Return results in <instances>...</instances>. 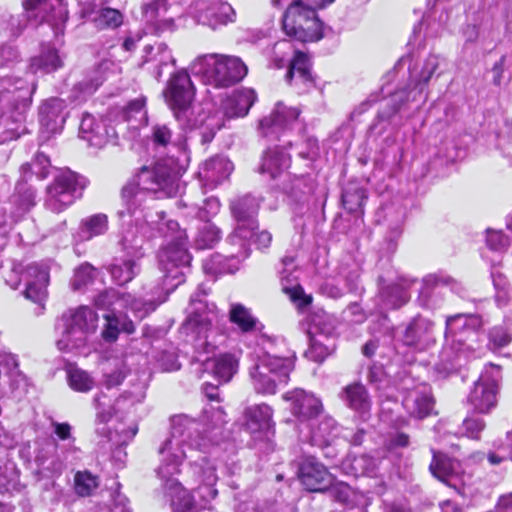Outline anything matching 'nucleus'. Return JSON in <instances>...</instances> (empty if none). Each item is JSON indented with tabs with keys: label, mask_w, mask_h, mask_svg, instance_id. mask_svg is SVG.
<instances>
[{
	"label": "nucleus",
	"mask_w": 512,
	"mask_h": 512,
	"mask_svg": "<svg viewBox=\"0 0 512 512\" xmlns=\"http://www.w3.org/2000/svg\"><path fill=\"white\" fill-rule=\"evenodd\" d=\"M103 78L96 77L92 80L82 81L78 83L75 90L81 94L77 96L78 99H85L86 96L93 94L97 88L102 84Z\"/></svg>",
	"instance_id": "obj_57"
},
{
	"label": "nucleus",
	"mask_w": 512,
	"mask_h": 512,
	"mask_svg": "<svg viewBox=\"0 0 512 512\" xmlns=\"http://www.w3.org/2000/svg\"><path fill=\"white\" fill-rule=\"evenodd\" d=\"M229 319L243 332L253 330L256 325V319L252 316L250 311L239 303L231 305Z\"/></svg>",
	"instance_id": "obj_40"
},
{
	"label": "nucleus",
	"mask_w": 512,
	"mask_h": 512,
	"mask_svg": "<svg viewBox=\"0 0 512 512\" xmlns=\"http://www.w3.org/2000/svg\"><path fill=\"white\" fill-rule=\"evenodd\" d=\"M252 237H255V243L258 245V248H267L272 241L271 233L266 230L256 233L254 229L252 236L248 239V246L250 245V239ZM249 251L250 250L248 249V252Z\"/></svg>",
	"instance_id": "obj_61"
},
{
	"label": "nucleus",
	"mask_w": 512,
	"mask_h": 512,
	"mask_svg": "<svg viewBox=\"0 0 512 512\" xmlns=\"http://www.w3.org/2000/svg\"><path fill=\"white\" fill-rule=\"evenodd\" d=\"M403 405L412 416L424 418L430 414L433 402L428 393L412 391L404 398Z\"/></svg>",
	"instance_id": "obj_33"
},
{
	"label": "nucleus",
	"mask_w": 512,
	"mask_h": 512,
	"mask_svg": "<svg viewBox=\"0 0 512 512\" xmlns=\"http://www.w3.org/2000/svg\"><path fill=\"white\" fill-rule=\"evenodd\" d=\"M299 114L300 112L298 109L287 107L283 103L279 102L276 104L270 116L265 117L260 121L259 127L263 134L268 136L271 133L287 127L298 118Z\"/></svg>",
	"instance_id": "obj_23"
},
{
	"label": "nucleus",
	"mask_w": 512,
	"mask_h": 512,
	"mask_svg": "<svg viewBox=\"0 0 512 512\" xmlns=\"http://www.w3.org/2000/svg\"><path fill=\"white\" fill-rule=\"evenodd\" d=\"M366 192L356 185L347 186L342 194L344 208L350 213H362V207L366 199Z\"/></svg>",
	"instance_id": "obj_39"
},
{
	"label": "nucleus",
	"mask_w": 512,
	"mask_h": 512,
	"mask_svg": "<svg viewBox=\"0 0 512 512\" xmlns=\"http://www.w3.org/2000/svg\"><path fill=\"white\" fill-rule=\"evenodd\" d=\"M506 57L502 56L492 67L493 84L500 86L503 78Z\"/></svg>",
	"instance_id": "obj_63"
},
{
	"label": "nucleus",
	"mask_w": 512,
	"mask_h": 512,
	"mask_svg": "<svg viewBox=\"0 0 512 512\" xmlns=\"http://www.w3.org/2000/svg\"><path fill=\"white\" fill-rule=\"evenodd\" d=\"M271 63L277 69H282L287 65L285 79L298 89L304 90L313 86L314 79L309 57L303 52L294 51L290 42L276 43Z\"/></svg>",
	"instance_id": "obj_7"
},
{
	"label": "nucleus",
	"mask_w": 512,
	"mask_h": 512,
	"mask_svg": "<svg viewBox=\"0 0 512 512\" xmlns=\"http://www.w3.org/2000/svg\"><path fill=\"white\" fill-rule=\"evenodd\" d=\"M105 320L107 323L102 332V336L108 341L116 340L120 331L131 334L135 330L134 324L131 320H121L115 314L105 315Z\"/></svg>",
	"instance_id": "obj_38"
},
{
	"label": "nucleus",
	"mask_w": 512,
	"mask_h": 512,
	"mask_svg": "<svg viewBox=\"0 0 512 512\" xmlns=\"http://www.w3.org/2000/svg\"><path fill=\"white\" fill-rule=\"evenodd\" d=\"M255 100V92L251 89L236 91L224 101V114L228 118L245 116Z\"/></svg>",
	"instance_id": "obj_30"
},
{
	"label": "nucleus",
	"mask_w": 512,
	"mask_h": 512,
	"mask_svg": "<svg viewBox=\"0 0 512 512\" xmlns=\"http://www.w3.org/2000/svg\"><path fill=\"white\" fill-rule=\"evenodd\" d=\"M192 73L215 87H229L247 75L246 64L237 56L205 54L196 57L190 65Z\"/></svg>",
	"instance_id": "obj_3"
},
{
	"label": "nucleus",
	"mask_w": 512,
	"mask_h": 512,
	"mask_svg": "<svg viewBox=\"0 0 512 512\" xmlns=\"http://www.w3.org/2000/svg\"><path fill=\"white\" fill-rule=\"evenodd\" d=\"M207 368L223 382H228L236 373L238 360L232 354H221L206 362Z\"/></svg>",
	"instance_id": "obj_34"
},
{
	"label": "nucleus",
	"mask_w": 512,
	"mask_h": 512,
	"mask_svg": "<svg viewBox=\"0 0 512 512\" xmlns=\"http://www.w3.org/2000/svg\"><path fill=\"white\" fill-rule=\"evenodd\" d=\"M110 273L116 283L123 285L134 278L137 273V266L133 260H122L111 266Z\"/></svg>",
	"instance_id": "obj_41"
},
{
	"label": "nucleus",
	"mask_w": 512,
	"mask_h": 512,
	"mask_svg": "<svg viewBox=\"0 0 512 512\" xmlns=\"http://www.w3.org/2000/svg\"><path fill=\"white\" fill-rule=\"evenodd\" d=\"M298 475L305 489L311 492L323 491L333 482L326 467L312 456L303 459Z\"/></svg>",
	"instance_id": "obj_16"
},
{
	"label": "nucleus",
	"mask_w": 512,
	"mask_h": 512,
	"mask_svg": "<svg viewBox=\"0 0 512 512\" xmlns=\"http://www.w3.org/2000/svg\"><path fill=\"white\" fill-rule=\"evenodd\" d=\"M190 256L182 241L171 244L159 253V263L163 276V285L166 294L172 292L184 281L183 269L188 266Z\"/></svg>",
	"instance_id": "obj_13"
},
{
	"label": "nucleus",
	"mask_w": 512,
	"mask_h": 512,
	"mask_svg": "<svg viewBox=\"0 0 512 512\" xmlns=\"http://www.w3.org/2000/svg\"><path fill=\"white\" fill-rule=\"evenodd\" d=\"M219 239V229L215 225L207 222L199 231L196 241L200 248H208L217 243Z\"/></svg>",
	"instance_id": "obj_48"
},
{
	"label": "nucleus",
	"mask_w": 512,
	"mask_h": 512,
	"mask_svg": "<svg viewBox=\"0 0 512 512\" xmlns=\"http://www.w3.org/2000/svg\"><path fill=\"white\" fill-rule=\"evenodd\" d=\"M483 326L480 316L474 314H456L446 319V341L449 348L457 352L474 350L478 342L477 332Z\"/></svg>",
	"instance_id": "obj_10"
},
{
	"label": "nucleus",
	"mask_w": 512,
	"mask_h": 512,
	"mask_svg": "<svg viewBox=\"0 0 512 512\" xmlns=\"http://www.w3.org/2000/svg\"><path fill=\"white\" fill-rule=\"evenodd\" d=\"M220 203L216 198H208L204 201V206L199 209L198 216L202 220H208L210 216L218 213Z\"/></svg>",
	"instance_id": "obj_59"
},
{
	"label": "nucleus",
	"mask_w": 512,
	"mask_h": 512,
	"mask_svg": "<svg viewBox=\"0 0 512 512\" xmlns=\"http://www.w3.org/2000/svg\"><path fill=\"white\" fill-rule=\"evenodd\" d=\"M440 65V59L436 55H430L426 58L422 70L420 72L419 81L428 82L434 72Z\"/></svg>",
	"instance_id": "obj_55"
},
{
	"label": "nucleus",
	"mask_w": 512,
	"mask_h": 512,
	"mask_svg": "<svg viewBox=\"0 0 512 512\" xmlns=\"http://www.w3.org/2000/svg\"><path fill=\"white\" fill-rule=\"evenodd\" d=\"M143 14L148 22L170 24L172 20L166 19L168 5L166 0H153L143 6Z\"/></svg>",
	"instance_id": "obj_42"
},
{
	"label": "nucleus",
	"mask_w": 512,
	"mask_h": 512,
	"mask_svg": "<svg viewBox=\"0 0 512 512\" xmlns=\"http://www.w3.org/2000/svg\"><path fill=\"white\" fill-rule=\"evenodd\" d=\"M282 268L279 271L280 280L283 286V290L288 292L290 288L289 285H293L297 281V277L294 275L296 271L295 258L293 256H285L281 260Z\"/></svg>",
	"instance_id": "obj_47"
},
{
	"label": "nucleus",
	"mask_w": 512,
	"mask_h": 512,
	"mask_svg": "<svg viewBox=\"0 0 512 512\" xmlns=\"http://www.w3.org/2000/svg\"><path fill=\"white\" fill-rule=\"evenodd\" d=\"M123 18L121 13L112 8L101 9L93 18L95 26L99 29L117 28L122 24Z\"/></svg>",
	"instance_id": "obj_44"
},
{
	"label": "nucleus",
	"mask_w": 512,
	"mask_h": 512,
	"mask_svg": "<svg viewBox=\"0 0 512 512\" xmlns=\"http://www.w3.org/2000/svg\"><path fill=\"white\" fill-rule=\"evenodd\" d=\"M86 180L67 170L59 173L46 188L45 207L53 213H61L71 206L77 192L84 189Z\"/></svg>",
	"instance_id": "obj_9"
},
{
	"label": "nucleus",
	"mask_w": 512,
	"mask_h": 512,
	"mask_svg": "<svg viewBox=\"0 0 512 512\" xmlns=\"http://www.w3.org/2000/svg\"><path fill=\"white\" fill-rule=\"evenodd\" d=\"M259 206V200L250 195L240 197L231 203V211L237 226L227 241L229 244L239 242V250L234 254L236 257H248V239L258 227L255 217Z\"/></svg>",
	"instance_id": "obj_8"
},
{
	"label": "nucleus",
	"mask_w": 512,
	"mask_h": 512,
	"mask_svg": "<svg viewBox=\"0 0 512 512\" xmlns=\"http://www.w3.org/2000/svg\"><path fill=\"white\" fill-rule=\"evenodd\" d=\"M94 269L89 264L81 265L75 270L72 286L74 289H80L82 286L90 282L94 276Z\"/></svg>",
	"instance_id": "obj_51"
},
{
	"label": "nucleus",
	"mask_w": 512,
	"mask_h": 512,
	"mask_svg": "<svg viewBox=\"0 0 512 512\" xmlns=\"http://www.w3.org/2000/svg\"><path fill=\"white\" fill-rule=\"evenodd\" d=\"M291 403V412L302 420L312 419L322 412V403L314 394L302 389H294L283 395Z\"/></svg>",
	"instance_id": "obj_17"
},
{
	"label": "nucleus",
	"mask_w": 512,
	"mask_h": 512,
	"mask_svg": "<svg viewBox=\"0 0 512 512\" xmlns=\"http://www.w3.org/2000/svg\"><path fill=\"white\" fill-rule=\"evenodd\" d=\"M285 33L301 42H313L322 38L323 24L316 9L303 0L291 2L282 18Z\"/></svg>",
	"instance_id": "obj_6"
},
{
	"label": "nucleus",
	"mask_w": 512,
	"mask_h": 512,
	"mask_svg": "<svg viewBox=\"0 0 512 512\" xmlns=\"http://www.w3.org/2000/svg\"><path fill=\"white\" fill-rule=\"evenodd\" d=\"M172 137L171 130L164 124H157L152 128V140L156 145L166 146Z\"/></svg>",
	"instance_id": "obj_56"
},
{
	"label": "nucleus",
	"mask_w": 512,
	"mask_h": 512,
	"mask_svg": "<svg viewBox=\"0 0 512 512\" xmlns=\"http://www.w3.org/2000/svg\"><path fill=\"white\" fill-rule=\"evenodd\" d=\"M341 399L360 416L369 415L371 401L363 384L356 382L344 387L341 392Z\"/></svg>",
	"instance_id": "obj_26"
},
{
	"label": "nucleus",
	"mask_w": 512,
	"mask_h": 512,
	"mask_svg": "<svg viewBox=\"0 0 512 512\" xmlns=\"http://www.w3.org/2000/svg\"><path fill=\"white\" fill-rule=\"evenodd\" d=\"M64 101L58 98L47 100L40 108V121L48 132L62 129L65 122Z\"/></svg>",
	"instance_id": "obj_27"
},
{
	"label": "nucleus",
	"mask_w": 512,
	"mask_h": 512,
	"mask_svg": "<svg viewBox=\"0 0 512 512\" xmlns=\"http://www.w3.org/2000/svg\"><path fill=\"white\" fill-rule=\"evenodd\" d=\"M178 188V173L172 161H159L153 167L143 166L122 187L121 200L124 209L119 210L118 215L120 218H134L136 225L144 222L153 224V215L145 212L147 199L158 194L174 196Z\"/></svg>",
	"instance_id": "obj_2"
},
{
	"label": "nucleus",
	"mask_w": 512,
	"mask_h": 512,
	"mask_svg": "<svg viewBox=\"0 0 512 512\" xmlns=\"http://www.w3.org/2000/svg\"><path fill=\"white\" fill-rule=\"evenodd\" d=\"M98 478L90 472H77L74 477L76 493L81 497L90 496L98 487Z\"/></svg>",
	"instance_id": "obj_43"
},
{
	"label": "nucleus",
	"mask_w": 512,
	"mask_h": 512,
	"mask_svg": "<svg viewBox=\"0 0 512 512\" xmlns=\"http://www.w3.org/2000/svg\"><path fill=\"white\" fill-rule=\"evenodd\" d=\"M501 381L500 368L490 364L485 368L469 393L468 403L478 413H489L496 405Z\"/></svg>",
	"instance_id": "obj_12"
},
{
	"label": "nucleus",
	"mask_w": 512,
	"mask_h": 512,
	"mask_svg": "<svg viewBox=\"0 0 512 512\" xmlns=\"http://www.w3.org/2000/svg\"><path fill=\"white\" fill-rule=\"evenodd\" d=\"M80 137L87 141L90 146L96 148L104 147L110 138L108 126L101 119L92 115H85L80 123Z\"/></svg>",
	"instance_id": "obj_22"
},
{
	"label": "nucleus",
	"mask_w": 512,
	"mask_h": 512,
	"mask_svg": "<svg viewBox=\"0 0 512 512\" xmlns=\"http://www.w3.org/2000/svg\"><path fill=\"white\" fill-rule=\"evenodd\" d=\"M290 167V156L283 149H268L262 158L259 172L271 179H276Z\"/></svg>",
	"instance_id": "obj_25"
},
{
	"label": "nucleus",
	"mask_w": 512,
	"mask_h": 512,
	"mask_svg": "<svg viewBox=\"0 0 512 512\" xmlns=\"http://www.w3.org/2000/svg\"><path fill=\"white\" fill-rule=\"evenodd\" d=\"M193 472L200 483L198 490H204L201 496L205 504L215 499L218 494L214 488L218 480L216 465L207 458H202L200 463L194 464Z\"/></svg>",
	"instance_id": "obj_21"
},
{
	"label": "nucleus",
	"mask_w": 512,
	"mask_h": 512,
	"mask_svg": "<svg viewBox=\"0 0 512 512\" xmlns=\"http://www.w3.org/2000/svg\"><path fill=\"white\" fill-rule=\"evenodd\" d=\"M165 100L177 119L185 112L195 96V87L186 71L176 72L169 80L164 92Z\"/></svg>",
	"instance_id": "obj_14"
},
{
	"label": "nucleus",
	"mask_w": 512,
	"mask_h": 512,
	"mask_svg": "<svg viewBox=\"0 0 512 512\" xmlns=\"http://www.w3.org/2000/svg\"><path fill=\"white\" fill-rule=\"evenodd\" d=\"M413 283V281L403 280L401 283L383 288L380 292V296L384 306L387 308H397L407 303L410 298L407 290Z\"/></svg>",
	"instance_id": "obj_32"
},
{
	"label": "nucleus",
	"mask_w": 512,
	"mask_h": 512,
	"mask_svg": "<svg viewBox=\"0 0 512 512\" xmlns=\"http://www.w3.org/2000/svg\"><path fill=\"white\" fill-rule=\"evenodd\" d=\"M108 229V218L105 214L99 213L89 216L81 221L80 232L84 240L104 234Z\"/></svg>",
	"instance_id": "obj_37"
},
{
	"label": "nucleus",
	"mask_w": 512,
	"mask_h": 512,
	"mask_svg": "<svg viewBox=\"0 0 512 512\" xmlns=\"http://www.w3.org/2000/svg\"><path fill=\"white\" fill-rule=\"evenodd\" d=\"M22 278L26 282L25 296L33 302L42 303L47 296V270L37 264H31L22 273Z\"/></svg>",
	"instance_id": "obj_20"
},
{
	"label": "nucleus",
	"mask_w": 512,
	"mask_h": 512,
	"mask_svg": "<svg viewBox=\"0 0 512 512\" xmlns=\"http://www.w3.org/2000/svg\"><path fill=\"white\" fill-rule=\"evenodd\" d=\"M102 395H96L94 398L95 408L97 410V418L101 422H107L112 417L111 409H105V405L101 402Z\"/></svg>",
	"instance_id": "obj_62"
},
{
	"label": "nucleus",
	"mask_w": 512,
	"mask_h": 512,
	"mask_svg": "<svg viewBox=\"0 0 512 512\" xmlns=\"http://www.w3.org/2000/svg\"><path fill=\"white\" fill-rule=\"evenodd\" d=\"M201 423L206 426L207 432L220 430L226 423L225 412L220 407L214 408L210 406L204 410L201 416Z\"/></svg>",
	"instance_id": "obj_45"
},
{
	"label": "nucleus",
	"mask_w": 512,
	"mask_h": 512,
	"mask_svg": "<svg viewBox=\"0 0 512 512\" xmlns=\"http://www.w3.org/2000/svg\"><path fill=\"white\" fill-rule=\"evenodd\" d=\"M119 298H121V295H119L116 291L108 290L98 295L95 303L97 306L107 309L112 307L114 304H117L120 307Z\"/></svg>",
	"instance_id": "obj_58"
},
{
	"label": "nucleus",
	"mask_w": 512,
	"mask_h": 512,
	"mask_svg": "<svg viewBox=\"0 0 512 512\" xmlns=\"http://www.w3.org/2000/svg\"><path fill=\"white\" fill-rule=\"evenodd\" d=\"M334 321L331 316L322 312L309 317L307 334L310 347L306 352L308 358L322 362L334 349L330 338L334 335Z\"/></svg>",
	"instance_id": "obj_11"
},
{
	"label": "nucleus",
	"mask_w": 512,
	"mask_h": 512,
	"mask_svg": "<svg viewBox=\"0 0 512 512\" xmlns=\"http://www.w3.org/2000/svg\"><path fill=\"white\" fill-rule=\"evenodd\" d=\"M234 17L235 12L231 5L221 1H214L207 7L201 8L198 14L199 22L213 29L232 22Z\"/></svg>",
	"instance_id": "obj_24"
},
{
	"label": "nucleus",
	"mask_w": 512,
	"mask_h": 512,
	"mask_svg": "<svg viewBox=\"0 0 512 512\" xmlns=\"http://www.w3.org/2000/svg\"><path fill=\"white\" fill-rule=\"evenodd\" d=\"M489 339L495 348H502L512 341V334L504 327H494L490 331Z\"/></svg>",
	"instance_id": "obj_52"
},
{
	"label": "nucleus",
	"mask_w": 512,
	"mask_h": 512,
	"mask_svg": "<svg viewBox=\"0 0 512 512\" xmlns=\"http://www.w3.org/2000/svg\"><path fill=\"white\" fill-rule=\"evenodd\" d=\"M61 321L63 331L56 344L63 352L86 347L98 327L97 314L87 306L68 310L62 315Z\"/></svg>",
	"instance_id": "obj_5"
},
{
	"label": "nucleus",
	"mask_w": 512,
	"mask_h": 512,
	"mask_svg": "<svg viewBox=\"0 0 512 512\" xmlns=\"http://www.w3.org/2000/svg\"><path fill=\"white\" fill-rule=\"evenodd\" d=\"M458 469L459 463L457 461L434 453L433 461L430 464V471L436 478L448 486L457 488L460 484Z\"/></svg>",
	"instance_id": "obj_28"
},
{
	"label": "nucleus",
	"mask_w": 512,
	"mask_h": 512,
	"mask_svg": "<svg viewBox=\"0 0 512 512\" xmlns=\"http://www.w3.org/2000/svg\"><path fill=\"white\" fill-rule=\"evenodd\" d=\"M23 6L28 18L36 23L47 22L58 28L68 19L63 0H25Z\"/></svg>",
	"instance_id": "obj_15"
},
{
	"label": "nucleus",
	"mask_w": 512,
	"mask_h": 512,
	"mask_svg": "<svg viewBox=\"0 0 512 512\" xmlns=\"http://www.w3.org/2000/svg\"><path fill=\"white\" fill-rule=\"evenodd\" d=\"M403 341L420 351L429 348L435 343L434 323L426 318H414L405 330Z\"/></svg>",
	"instance_id": "obj_18"
},
{
	"label": "nucleus",
	"mask_w": 512,
	"mask_h": 512,
	"mask_svg": "<svg viewBox=\"0 0 512 512\" xmlns=\"http://www.w3.org/2000/svg\"><path fill=\"white\" fill-rule=\"evenodd\" d=\"M230 245L233 249L229 256L224 257L220 254H213L204 260L203 269L206 274L216 276L222 273H234L238 269V262L243 259L242 257L234 256L239 250V242Z\"/></svg>",
	"instance_id": "obj_29"
},
{
	"label": "nucleus",
	"mask_w": 512,
	"mask_h": 512,
	"mask_svg": "<svg viewBox=\"0 0 512 512\" xmlns=\"http://www.w3.org/2000/svg\"><path fill=\"white\" fill-rule=\"evenodd\" d=\"M465 435L472 439H478L479 434L485 428V422L478 417H467L463 421Z\"/></svg>",
	"instance_id": "obj_54"
},
{
	"label": "nucleus",
	"mask_w": 512,
	"mask_h": 512,
	"mask_svg": "<svg viewBox=\"0 0 512 512\" xmlns=\"http://www.w3.org/2000/svg\"><path fill=\"white\" fill-rule=\"evenodd\" d=\"M211 325V320L207 316L198 313H192L187 321L186 328L195 330L198 334L206 333Z\"/></svg>",
	"instance_id": "obj_53"
},
{
	"label": "nucleus",
	"mask_w": 512,
	"mask_h": 512,
	"mask_svg": "<svg viewBox=\"0 0 512 512\" xmlns=\"http://www.w3.org/2000/svg\"><path fill=\"white\" fill-rule=\"evenodd\" d=\"M213 439L200 436L199 423L179 416L173 419L172 432L158 449L160 464L156 474L171 497L174 512H200L191 493L175 478L192 450H205Z\"/></svg>",
	"instance_id": "obj_1"
},
{
	"label": "nucleus",
	"mask_w": 512,
	"mask_h": 512,
	"mask_svg": "<svg viewBox=\"0 0 512 512\" xmlns=\"http://www.w3.org/2000/svg\"><path fill=\"white\" fill-rule=\"evenodd\" d=\"M355 476L372 475L376 470V461L368 455L356 456L351 461Z\"/></svg>",
	"instance_id": "obj_50"
},
{
	"label": "nucleus",
	"mask_w": 512,
	"mask_h": 512,
	"mask_svg": "<svg viewBox=\"0 0 512 512\" xmlns=\"http://www.w3.org/2000/svg\"><path fill=\"white\" fill-rule=\"evenodd\" d=\"M243 426L252 436L259 437L273 427V410L267 404L247 407L243 413Z\"/></svg>",
	"instance_id": "obj_19"
},
{
	"label": "nucleus",
	"mask_w": 512,
	"mask_h": 512,
	"mask_svg": "<svg viewBox=\"0 0 512 512\" xmlns=\"http://www.w3.org/2000/svg\"><path fill=\"white\" fill-rule=\"evenodd\" d=\"M62 66V60L55 49L43 50L38 56L31 59L30 68L34 73H49Z\"/></svg>",
	"instance_id": "obj_36"
},
{
	"label": "nucleus",
	"mask_w": 512,
	"mask_h": 512,
	"mask_svg": "<svg viewBox=\"0 0 512 512\" xmlns=\"http://www.w3.org/2000/svg\"><path fill=\"white\" fill-rule=\"evenodd\" d=\"M66 379L69 387L80 393H87L95 386V379L87 371L75 366L66 368Z\"/></svg>",
	"instance_id": "obj_35"
},
{
	"label": "nucleus",
	"mask_w": 512,
	"mask_h": 512,
	"mask_svg": "<svg viewBox=\"0 0 512 512\" xmlns=\"http://www.w3.org/2000/svg\"><path fill=\"white\" fill-rule=\"evenodd\" d=\"M233 170V164L225 157L206 161L199 170V176L209 185H216L226 179Z\"/></svg>",
	"instance_id": "obj_31"
},
{
	"label": "nucleus",
	"mask_w": 512,
	"mask_h": 512,
	"mask_svg": "<svg viewBox=\"0 0 512 512\" xmlns=\"http://www.w3.org/2000/svg\"><path fill=\"white\" fill-rule=\"evenodd\" d=\"M487 244L493 250H501L508 245V238L500 232H489Z\"/></svg>",
	"instance_id": "obj_60"
},
{
	"label": "nucleus",
	"mask_w": 512,
	"mask_h": 512,
	"mask_svg": "<svg viewBox=\"0 0 512 512\" xmlns=\"http://www.w3.org/2000/svg\"><path fill=\"white\" fill-rule=\"evenodd\" d=\"M294 369V357H279L268 352L258 355L250 368L252 385L257 393L275 394L279 385L286 384Z\"/></svg>",
	"instance_id": "obj_4"
},
{
	"label": "nucleus",
	"mask_w": 512,
	"mask_h": 512,
	"mask_svg": "<svg viewBox=\"0 0 512 512\" xmlns=\"http://www.w3.org/2000/svg\"><path fill=\"white\" fill-rule=\"evenodd\" d=\"M120 307L130 308L139 319L144 318L149 312L153 311L156 305L152 302L145 303L140 299L132 297L130 294L121 295L119 298Z\"/></svg>",
	"instance_id": "obj_46"
},
{
	"label": "nucleus",
	"mask_w": 512,
	"mask_h": 512,
	"mask_svg": "<svg viewBox=\"0 0 512 512\" xmlns=\"http://www.w3.org/2000/svg\"><path fill=\"white\" fill-rule=\"evenodd\" d=\"M124 378L125 372L122 370H117L106 375L104 384L107 388L116 387L123 382Z\"/></svg>",
	"instance_id": "obj_64"
},
{
	"label": "nucleus",
	"mask_w": 512,
	"mask_h": 512,
	"mask_svg": "<svg viewBox=\"0 0 512 512\" xmlns=\"http://www.w3.org/2000/svg\"><path fill=\"white\" fill-rule=\"evenodd\" d=\"M492 278L496 290V301L499 305H504L511 298V289L509 287V283L506 277L498 271L492 273Z\"/></svg>",
	"instance_id": "obj_49"
}]
</instances>
